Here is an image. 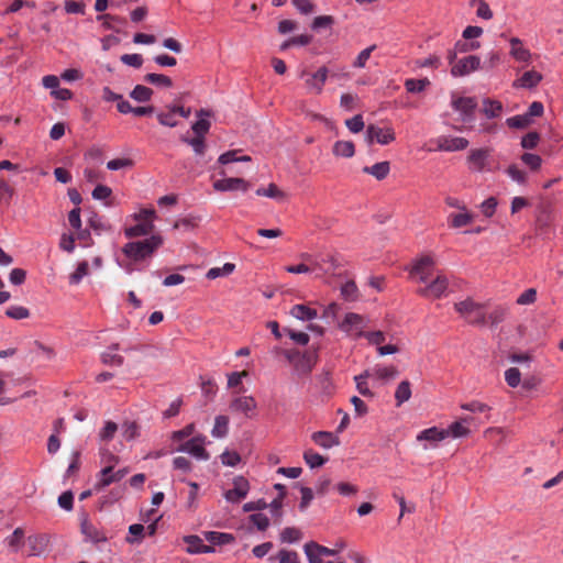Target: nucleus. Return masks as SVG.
<instances>
[{
	"instance_id": "1a4fd4ad",
	"label": "nucleus",
	"mask_w": 563,
	"mask_h": 563,
	"mask_svg": "<svg viewBox=\"0 0 563 563\" xmlns=\"http://www.w3.org/2000/svg\"><path fill=\"white\" fill-rule=\"evenodd\" d=\"M448 286L449 282L446 276L438 274L435 278L427 283L424 287L419 288L417 292L426 298L438 299L445 294Z\"/></svg>"
},
{
	"instance_id": "0eeeda50",
	"label": "nucleus",
	"mask_w": 563,
	"mask_h": 563,
	"mask_svg": "<svg viewBox=\"0 0 563 563\" xmlns=\"http://www.w3.org/2000/svg\"><path fill=\"white\" fill-rule=\"evenodd\" d=\"M206 437L198 434L183 443L178 444V452H186L199 461H207L210 454L205 449Z\"/></svg>"
},
{
	"instance_id": "b1692460",
	"label": "nucleus",
	"mask_w": 563,
	"mask_h": 563,
	"mask_svg": "<svg viewBox=\"0 0 563 563\" xmlns=\"http://www.w3.org/2000/svg\"><path fill=\"white\" fill-rule=\"evenodd\" d=\"M448 438V432H444V429H439L437 427H432L429 429H424L417 435V441H429L432 443H438Z\"/></svg>"
},
{
	"instance_id": "6ab92c4d",
	"label": "nucleus",
	"mask_w": 563,
	"mask_h": 563,
	"mask_svg": "<svg viewBox=\"0 0 563 563\" xmlns=\"http://www.w3.org/2000/svg\"><path fill=\"white\" fill-rule=\"evenodd\" d=\"M318 361V354L316 351H306L295 362V369L300 374H308L312 371Z\"/></svg>"
},
{
	"instance_id": "4c0bfd02",
	"label": "nucleus",
	"mask_w": 563,
	"mask_h": 563,
	"mask_svg": "<svg viewBox=\"0 0 563 563\" xmlns=\"http://www.w3.org/2000/svg\"><path fill=\"white\" fill-rule=\"evenodd\" d=\"M145 534V527L141 523H134L129 527V536L125 538L130 544L140 543Z\"/></svg>"
},
{
	"instance_id": "09e8293b",
	"label": "nucleus",
	"mask_w": 563,
	"mask_h": 563,
	"mask_svg": "<svg viewBox=\"0 0 563 563\" xmlns=\"http://www.w3.org/2000/svg\"><path fill=\"white\" fill-rule=\"evenodd\" d=\"M256 195L278 200L285 197V194L275 184H269L267 188H258Z\"/></svg>"
},
{
	"instance_id": "c85d7f7f",
	"label": "nucleus",
	"mask_w": 563,
	"mask_h": 563,
	"mask_svg": "<svg viewBox=\"0 0 563 563\" xmlns=\"http://www.w3.org/2000/svg\"><path fill=\"white\" fill-rule=\"evenodd\" d=\"M482 112L488 119L498 118L503 112V104L500 101L486 98L483 100Z\"/></svg>"
},
{
	"instance_id": "393cba45",
	"label": "nucleus",
	"mask_w": 563,
	"mask_h": 563,
	"mask_svg": "<svg viewBox=\"0 0 563 563\" xmlns=\"http://www.w3.org/2000/svg\"><path fill=\"white\" fill-rule=\"evenodd\" d=\"M187 543V552L189 553H210L213 552V548L211 545H206L202 543V539L198 536H188L184 538Z\"/></svg>"
},
{
	"instance_id": "5fc2aeb1",
	"label": "nucleus",
	"mask_w": 563,
	"mask_h": 563,
	"mask_svg": "<svg viewBox=\"0 0 563 563\" xmlns=\"http://www.w3.org/2000/svg\"><path fill=\"white\" fill-rule=\"evenodd\" d=\"M521 161L533 172L539 170L542 165V158L539 155L532 153L522 154Z\"/></svg>"
},
{
	"instance_id": "c03bdc74",
	"label": "nucleus",
	"mask_w": 563,
	"mask_h": 563,
	"mask_svg": "<svg viewBox=\"0 0 563 563\" xmlns=\"http://www.w3.org/2000/svg\"><path fill=\"white\" fill-rule=\"evenodd\" d=\"M144 80L158 87L170 88L173 86L172 78L161 74H147L145 75Z\"/></svg>"
},
{
	"instance_id": "ddd939ff",
	"label": "nucleus",
	"mask_w": 563,
	"mask_h": 563,
	"mask_svg": "<svg viewBox=\"0 0 563 563\" xmlns=\"http://www.w3.org/2000/svg\"><path fill=\"white\" fill-rule=\"evenodd\" d=\"M257 408V402L252 396H239L231 400L230 410L232 412L243 413L247 418H252Z\"/></svg>"
},
{
	"instance_id": "680f3d73",
	"label": "nucleus",
	"mask_w": 563,
	"mask_h": 563,
	"mask_svg": "<svg viewBox=\"0 0 563 563\" xmlns=\"http://www.w3.org/2000/svg\"><path fill=\"white\" fill-rule=\"evenodd\" d=\"M507 314V309L504 307L494 308L488 314L486 313V321H490L492 324H498L504 321Z\"/></svg>"
},
{
	"instance_id": "f3484780",
	"label": "nucleus",
	"mask_w": 563,
	"mask_h": 563,
	"mask_svg": "<svg viewBox=\"0 0 563 563\" xmlns=\"http://www.w3.org/2000/svg\"><path fill=\"white\" fill-rule=\"evenodd\" d=\"M25 542L29 548V555L38 556L47 550L49 539L46 534H32L26 538Z\"/></svg>"
},
{
	"instance_id": "49530a36",
	"label": "nucleus",
	"mask_w": 563,
	"mask_h": 563,
	"mask_svg": "<svg viewBox=\"0 0 563 563\" xmlns=\"http://www.w3.org/2000/svg\"><path fill=\"white\" fill-rule=\"evenodd\" d=\"M14 189L3 179H0V205L9 207Z\"/></svg>"
},
{
	"instance_id": "9b49d317",
	"label": "nucleus",
	"mask_w": 563,
	"mask_h": 563,
	"mask_svg": "<svg viewBox=\"0 0 563 563\" xmlns=\"http://www.w3.org/2000/svg\"><path fill=\"white\" fill-rule=\"evenodd\" d=\"M366 141L372 144L376 141L378 144L387 145L395 141V132L391 128H379L375 124H369L366 129Z\"/></svg>"
},
{
	"instance_id": "f704fd0d",
	"label": "nucleus",
	"mask_w": 563,
	"mask_h": 563,
	"mask_svg": "<svg viewBox=\"0 0 563 563\" xmlns=\"http://www.w3.org/2000/svg\"><path fill=\"white\" fill-rule=\"evenodd\" d=\"M333 154L341 157H352L355 153V147L351 141H338L333 145Z\"/></svg>"
},
{
	"instance_id": "338daca9",
	"label": "nucleus",
	"mask_w": 563,
	"mask_h": 563,
	"mask_svg": "<svg viewBox=\"0 0 563 563\" xmlns=\"http://www.w3.org/2000/svg\"><path fill=\"white\" fill-rule=\"evenodd\" d=\"M376 48V45H372L365 49H363L356 57V59L353 63V66L356 68H363L365 67L367 60L371 57L372 52Z\"/></svg>"
},
{
	"instance_id": "774afa93",
	"label": "nucleus",
	"mask_w": 563,
	"mask_h": 563,
	"mask_svg": "<svg viewBox=\"0 0 563 563\" xmlns=\"http://www.w3.org/2000/svg\"><path fill=\"white\" fill-rule=\"evenodd\" d=\"M537 300V290L534 288H529L525 290L518 298L517 303L525 306V305H531Z\"/></svg>"
},
{
	"instance_id": "3c124183",
	"label": "nucleus",
	"mask_w": 563,
	"mask_h": 563,
	"mask_svg": "<svg viewBox=\"0 0 563 563\" xmlns=\"http://www.w3.org/2000/svg\"><path fill=\"white\" fill-rule=\"evenodd\" d=\"M152 93H153V91L148 87L137 85L132 90L131 97L139 102H145L151 99Z\"/></svg>"
},
{
	"instance_id": "7c9ffc66",
	"label": "nucleus",
	"mask_w": 563,
	"mask_h": 563,
	"mask_svg": "<svg viewBox=\"0 0 563 563\" xmlns=\"http://www.w3.org/2000/svg\"><path fill=\"white\" fill-rule=\"evenodd\" d=\"M542 79L540 73L536 70L526 71L517 81H515V86H519L522 88H533L536 87Z\"/></svg>"
},
{
	"instance_id": "4d7b16f0",
	"label": "nucleus",
	"mask_w": 563,
	"mask_h": 563,
	"mask_svg": "<svg viewBox=\"0 0 563 563\" xmlns=\"http://www.w3.org/2000/svg\"><path fill=\"white\" fill-rule=\"evenodd\" d=\"M157 120L162 125L174 128L176 126V106H173L166 113L157 114Z\"/></svg>"
},
{
	"instance_id": "473e14b6",
	"label": "nucleus",
	"mask_w": 563,
	"mask_h": 563,
	"mask_svg": "<svg viewBox=\"0 0 563 563\" xmlns=\"http://www.w3.org/2000/svg\"><path fill=\"white\" fill-rule=\"evenodd\" d=\"M25 532L22 528H15L11 536L4 542L8 544L12 552H18L24 543Z\"/></svg>"
},
{
	"instance_id": "052dcab7",
	"label": "nucleus",
	"mask_w": 563,
	"mask_h": 563,
	"mask_svg": "<svg viewBox=\"0 0 563 563\" xmlns=\"http://www.w3.org/2000/svg\"><path fill=\"white\" fill-rule=\"evenodd\" d=\"M133 161L131 158H114L107 163V168L109 170H119L123 168H130L133 166Z\"/></svg>"
},
{
	"instance_id": "69168bd1",
	"label": "nucleus",
	"mask_w": 563,
	"mask_h": 563,
	"mask_svg": "<svg viewBox=\"0 0 563 563\" xmlns=\"http://www.w3.org/2000/svg\"><path fill=\"white\" fill-rule=\"evenodd\" d=\"M345 125L352 133H358L364 129L363 117L361 114H356L353 118L347 119L345 121Z\"/></svg>"
},
{
	"instance_id": "a878e982",
	"label": "nucleus",
	"mask_w": 563,
	"mask_h": 563,
	"mask_svg": "<svg viewBox=\"0 0 563 563\" xmlns=\"http://www.w3.org/2000/svg\"><path fill=\"white\" fill-rule=\"evenodd\" d=\"M461 213H451L448 217V223L451 228L459 229L471 224L474 220L473 213L468 212L466 209L462 210Z\"/></svg>"
},
{
	"instance_id": "20e7f679",
	"label": "nucleus",
	"mask_w": 563,
	"mask_h": 563,
	"mask_svg": "<svg viewBox=\"0 0 563 563\" xmlns=\"http://www.w3.org/2000/svg\"><path fill=\"white\" fill-rule=\"evenodd\" d=\"M195 136H184L183 141L190 145L196 154L201 155L205 153V134L210 129V122L206 119H198L191 126Z\"/></svg>"
},
{
	"instance_id": "e433bc0d",
	"label": "nucleus",
	"mask_w": 563,
	"mask_h": 563,
	"mask_svg": "<svg viewBox=\"0 0 563 563\" xmlns=\"http://www.w3.org/2000/svg\"><path fill=\"white\" fill-rule=\"evenodd\" d=\"M464 421H467V418L462 421H455L449 426L448 429H444V432H448V438H462L466 437L470 433V429L463 424Z\"/></svg>"
},
{
	"instance_id": "bb28decb",
	"label": "nucleus",
	"mask_w": 563,
	"mask_h": 563,
	"mask_svg": "<svg viewBox=\"0 0 563 563\" xmlns=\"http://www.w3.org/2000/svg\"><path fill=\"white\" fill-rule=\"evenodd\" d=\"M290 316L302 321H310L318 317L316 309H312L306 305H295L289 311Z\"/></svg>"
},
{
	"instance_id": "4468645a",
	"label": "nucleus",
	"mask_w": 563,
	"mask_h": 563,
	"mask_svg": "<svg viewBox=\"0 0 563 563\" xmlns=\"http://www.w3.org/2000/svg\"><path fill=\"white\" fill-rule=\"evenodd\" d=\"M129 473L128 468H121L113 472V465H108L100 471V478L97 488L101 489L111 485L112 483L120 482Z\"/></svg>"
},
{
	"instance_id": "f257e3e1",
	"label": "nucleus",
	"mask_w": 563,
	"mask_h": 563,
	"mask_svg": "<svg viewBox=\"0 0 563 563\" xmlns=\"http://www.w3.org/2000/svg\"><path fill=\"white\" fill-rule=\"evenodd\" d=\"M300 258L312 266V273L316 277L334 276L342 264L334 253H321L313 255L310 253L300 254Z\"/></svg>"
},
{
	"instance_id": "5701e85b",
	"label": "nucleus",
	"mask_w": 563,
	"mask_h": 563,
	"mask_svg": "<svg viewBox=\"0 0 563 563\" xmlns=\"http://www.w3.org/2000/svg\"><path fill=\"white\" fill-rule=\"evenodd\" d=\"M311 439L317 445L323 449H330L340 444L339 438L328 431H317L312 433Z\"/></svg>"
},
{
	"instance_id": "79ce46f5",
	"label": "nucleus",
	"mask_w": 563,
	"mask_h": 563,
	"mask_svg": "<svg viewBox=\"0 0 563 563\" xmlns=\"http://www.w3.org/2000/svg\"><path fill=\"white\" fill-rule=\"evenodd\" d=\"M302 533L295 527H287L280 532V540L284 543H295L300 541Z\"/></svg>"
},
{
	"instance_id": "f8f14e48",
	"label": "nucleus",
	"mask_w": 563,
	"mask_h": 563,
	"mask_svg": "<svg viewBox=\"0 0 563 563\" xmlns=\"http://www.w3.org/2000/svg\"><path fill=\"white\" fill-rule=\"evenodd\" d=\"M481 58L476 55H470L463 57L453 64L451 68V75L453 77H462L479 69Z\"/></svg>"
},
{
	"instance_id": "2eb2a0df",
	"label": "nucleus",
	"mask_w": 563,
	"mask_h": 563,
	"mask_svg": "<svg viewBox=\"0 0 563 563\" xmlns=\"http://www.w3.org/2000/svg\"><path fill=\"white\" fill-rule=\"evenodd\" d=\"M251 185L244 180L243 178L238 177H229L222 178L213 184V188L218 191H232V190H242L246 191Z\"/></svg>"
},
{
	"instance_id": "72a5a7b5",
	"label": "nucleus",
	"mask_w": 563,
	"mask_h": 563,
	"mask_svg": "<svg viewBox=\"0 0 563 563\" xmlns=\"http://www.w3.org/2000/svg\"><path fill=\"white\" fill-rule=\"evenodd\" d=\"M411 397V384L409 380H402L396 388L395 400L396 406L399 407L404 402L408 401Z\"/></svg>"
},
{
	"instance_id": "c756f323",
	"label": "nucleus",
	"mask_w": 563,
	"mask_h": 563,
	"mask_svg": "<svg viewBox=\"0 0 563 563\" xmlns=\"http://www.w3.org/2000/svg\"><path fill=\"white\" fill-rule=\"evenodd\" d=\"M229 432V418L223 415H219L214 418V424L211 430V435L217 439H222L228 435Z\"/></svg>"
},
{
	"instance_id": "bf43d9fd",
	"label": "nucleus",
	"mask_w": 563,
	"mask_h": 563,
	"mask_svg": "<svg viewBox=\"0 0 563 563\" xmlns=\"http://www.w3.org/2000/svg\"><path fill=\"white\" fill-rule=\"evenodd\" d=\"M122 435L125 440H133L139 435V426L134 421H126L122 426Z\"/></svg>"
},
{
	"instance_id": "8fccbe9b",
	"label": "nucleus",
	"mask_w": 563,
	"mask_h": 563,
	"mask_svg": "<svg viewBox=\"0 0 563 563\" xmlns=\"http://www.w3.org/2000/svg\"><path fill=\"white\" fill-rule=\"evenodd\" d=\"M277 559L278 563H298L299 556L297 552L282 549L276 556H269V561Z\"/></svg>"
},
{
	"instance_id": "7ed1b4c3",
	"label": "nucleus",
	"mask_w": 563,
	"mask_h": 563,
	"mask_svg": "<svg viewBox=\"0 0 563 563\" xmlns=\"http://www.w3.org/2000/svg\"><path fill=\"white\" fill-rule=\"evenodd\" d=\"M158 246L155 238L145 239L143 241L130 242L124 245L123 253L134 261H141L150 256Z\"/></svg>"
},
{
	"instance_id": "aec40b11",
	"label": "nucleus",
	"mask_w": 563,
	"mask_h": 563,
	"mask_svg": "<svg viewBox=\"0 0 563 563\" xmlns=\"http://www.w3.org/2000/svg\"><path fill=\"white\" fill-rule=\"evenodd\" d=\"M468 146V141L464 137H440L438 140V150L440 151H446V152H454V151H462L465 150Z\"/></svg>"
},
{
	"instance_id": "864d4df0",
	"label": "nucleus",
	"mask_w": 563,
	"mask_h": 563,
	"mask_svg": "<svg viewBox=\"0 0 563 563\" xmlns=\"http://www.w3.org/2000/svg\"><path fill=\"white\" fill-rule=\"evenodd\" d=\"M89 273V265L86 261L80 262L76 271L69 276L70 284H79L81 279Z\"/></svg>"
},
{
	"instance_id": "4be33fe9",
	"label": "nucleus",
	"mask_w": 563,
	"mask_h": 563,
	"mask_svg": "<svg viewBox=\"0 0 563 563\" xmlns=\"http://www.w3.org/2000/svg\"><path fill=\"white\" fill-rule=\"evenodd\" d=\"M510 43V55L517 60L521 63H529L531 58V53L529 49L523 47L522 41L519 37H511L509 40Z\"/></svg>"
},
{
	"instance_id": "a19ab883",
	"label": "nucleus",
	"mask_w": 563,
	"mask_h": 563,
	"mask_svg": "<svg viewBox=\"0 0 563 563\" xmlns=\"http://www.w3.org/2000/svg\"><path fill=\"white\" fill-rule=\"evenodd\" d=\"M303 460L311 468L320 467L327 462L325 457H323L322 455H320L319 453L314 452L311 449L306 450L303 452Z\"/></svg>"
},
{
	"instance_id": "37998d69",
	"label": "nucleus",
	"mask_w": 563,
	"mask_h": 563,
	"mask_svg": "<svg viewBox=\"0 0 563 563\" xmlns=\"http://www.w3.org/2000/svg\"><path fill=\"white\" fill-rule=\"evenodd\" d=\"M372 375L382 380H390L397 377L398 369L395 366L376 367Z\"/></svg>"
},
{
	"instance_id": "ea45409f",
	"label": "nucleus",
	"mask_w": 563,
	"mask_h": 563,
	"mask_svg": "<svg viewBox=\"0 0 563 563\" xmlns=\"http://www.w3.org/2000/svg\"><path fill=\"white\" fill-rule=\"evenodd\" d=\"M369 376H371L369 371H365L364 373L354 377L355 383H356V389L364 397H373L374 396V394L368 388L367 382H366V379Z\"/></svg>"
},
{
	"instance_id": "f03ea898",
	"label": "nucleus",
	"mask_w": 563,
	"mask_h": 563,
	"mask_svg": "<svg viewBox=\"0 0 563 563\" xmlns=\"http://www.w3.org/2000/svg\"><path fill=\"white\" fill-rule=\"evenodd\" d=\"M454 309L466 322L473 325L486 324V306L472 298H466L454 305Z\"/></svg>"
},
{
	"instance_id": "603ef678",
	"label": "nucleus",
	"mask_w": 563,
	"mask_h": 563,
	"mask_svg": "<svg viewBox=\"0 0 563 563\" xmlns=\"http://www.w3.org/2000/svg\"><path fill=\"white\" fill-rule=\"evenodd\" d=\"M7 317L14 320H22L30 317V310L22 306H10L5 310Z\"/></svg>"
},
{
	"instance_id": "58836bf2",
	"label": "nucleus",
	"mask_w": 563,
	"mask_h": 563,
	"mask_svg": "<svg viewBox=\"0 0 563 563\" xmlns=\"http://www.w3.org/2000/svg\"><path fill=\"white\" fill-rule=\"evenodd\" d=\"M430 85L428 78L413 79L409 78L405 81V88L408 92L417 93L423 91Z\"/></svg>"
},
{
	"instance_id": "dca6fc26",
	"label": "nucleus",
	"mask_w": 563,
	"mask_h": 563,
	"mask_svg": "<svg viewBox=\"0 0 563 563\" xmlns=\"http://www.w3.org/2000/svg\"><path fill=\"white\" fill-rule=\"evenodd\" d=\"M305 553L308 558L309 563H320V562H323L320 559L321 555H327V556L335 555L336 550L329 549V548L320 545L316 542H308L305 544Z\"/></svg>"
},
{
	"instance_id": "6e6d98bb",
	"label": "nucleus",
	"mask_w": 563,
	"mask_h": 563,
	"mask_svg": "<svg viewBox=\"0 0 563 563\" xmlns=\"http://www.w3.org/2000/svg\"><path fill=\"white\" fill-rule=\"evenodd\" d=\"M506 123L511 129H525L531 124V120L529 115L521 114L508 118Z\"/></svg>"
},
{
	"instance_id": "cd10ccee",
	"label": "nucleus",
	"mask_w": 563,
	"mask_h": 563,
	"mask_svg": "<svg viewBox=\"0 0 563 563\" xmlns=\"http://www.w3.org/2000/svg\"><path fill=\"white\" fill-rule=\"evenodd\" d=\"M390 170L389 162H379L374 164L373 166H365L363 172L365 174H369L374 176L378 180L385 179Z\"/></svg>"
},
{
	"instance_id": "0e129e2a",
	"label": "nucleus",
	"mask_w": 563,
	"mask_h": 563,
	"mask_svg": "<svg viewBox=\"0 0 563 563\" xmlns=\"http://www.w3.org/2000/svg\"><path fill=\"white\" fill-rule=\"evenodd\" d=\"M497 205V199L495 197H489L482 202L481 210L485 217L490 218L494 216Z\"/></svg>"
},
{
	"instance_id": "e2e57ef3",
	"label": "nucleus",
	"mask_w": 563,
	"mask_h": 563,
	"mask_svg": "<svg viewBox=\"0 0 563 563\" xmlns=\"http://www.w3.org/2000/svg\"><path fill=\"white\" fill-rule=\"evenodd\" d=\"M540 141L538 132H529L521 139V146L526 150H533Z\"/></svg>"
},
{
	"instance_id": "423d86ee",
	"label": "nucleus",
	"mask_w": 563,
	"mask_h": 563,
	"mask_svg": "<svg viewBox=\"0 0 563 563\" xmlns=\"http://www.w3.org/2000/svg\"><path fill=\"white\" fill-rule=\"evenodd\" d=\"M435 262L432 256L423 255L412 263L410 276L421 283L427 284L432 277Z\"/></svg>"
},
{
	"instance_id": "13d9d810",
	"label": "nucleus",
	"mask_w": 563,
	"mask_h": 563,
	"mask_svg": "<svg viewBox=\"0 0 563 563\" xmlns=\"http://www.w3.org/2000/svg\"><path fill=\"white\" fill-rule=\"evenodd\" d=\"M505 380L508 386L516 388L521 383V373L517 367H510L505 372Z\"/></svg>"
},
{
	"instance_id": "a18cd8bd",
	"label": "nucleus",
	"mask_w": 563,
	"mask_h": 563,
	"mask_svg": "<svg viewBox=\"0 0 563 563\" xmlns=\"http://www.w3.org/2000/svg\"><path fill=\"white\" fill-rule=\"evenodd\" d=\"M81 530L82 533L92 542L97 543L107 540V537L92 525L84 523Z\"/></svg>"
},
{
	"instance_id": "6e6552de",
	"label": "nucleus",
	"mask_w": 563,
	"mask_h": 563,
	"mask_svg": "<svg viewBox=\"0 0 563 563\" xmlns=\"http://www.w3.org/2000/svg\"><path fill=\"white\" fill-rule=\"evenodd\" d=\"M492 155V148L482 147V148H473L470 151L467 156L468 168L472 172L483 173L486 170H490L489 158Z\"/></svg>"
},
{
	"instance_id": "a211bd4d",
	"label": "nucleus",
	"mask_w": 563,
	"mask_h": 563,
	"mask_svg": "<svg viewBox=\"0 0 563 563\" xmlns=\"http://www.w3.org/2000/svg\"><path fill=\"white\" fill-rule=\"evenodd\" d=\"M233 485L234 487L229 489L224 495L229 501L239 503L244 499L249 493V482L244 477L240 476L234 479Z\"/></svg>"
},
{
	"instance_id": "c9c22d12",
	"label": "nucleus",
	"mask_w": 563,
	"mask_h": 563,
	"mask_svg": "<svg viewBox=\"0 0 563 563\" xmlns=\"http://www.w3.org/2000/svg\"><path fill=\"white\" fill-rule=\"evenodd\" d=\"M152 229H153V224H151L148 221L147 222L139 221L137 224L130 227L125 230V235L128 238L146 235L152 231Z\"/></svg>"
},
{
	"instance_id": "9d476101",
	"label": "nucleus",
	"mask_w": 563,
	"mask_h": 563,
	"mask_svg": "<svg viewBox=\"0 0 563 563\" xmlns=\"http://www.w3.org/2000/svg\"><path fill=\"white\" fill-rule=\"evenodd\" d=\"M451 104L455 111L460 112L463 122L470 123L474 120V112L477 108V101L475 98L453 97Z\"/></svg>"
},
{
	"instance_id": "39448f33",
	"label": "nucleus",
	"mask_w": 563,
	"mask_h": 563,
	"mask_svg": "<svg viewBox=\"0 0 563 563\" xmlns=\"http://www.w3.org/2000/svg\"><path fill=\"white\" fill-rule=\"evenodd\" d=\"M339 328L346 335L356 339L363 336L365 332L364 330L367 328V323L363 316L354 312H349L339 323Z\"/></svg>"
},
{
	"instance_id": "412c9836",
	"label": "nucleus",
	"mask_w": 563,
	"mask_h": 563,
	"mask_svg": "<svg viewBox=\"0 0 563 563\" xmlns=\"http://www.w3.org/2000/svg\"><path fill=\"white\" fill-rule=\"evenodd\" d=\"M327 78L328 68L320 67L314 74L307 78L306 85L311 91L319 95L323 89V85L325 84Z\"/></svg>"
},
{
	"instance_id": "2f4dec72",
	"label": "nucleus",
	"mask_w": 563,
	"mask_h": 563,
	"mask_svg": "<svg viewBox=\"0 0 563 563\" xmlns=\"http://www.w3.org/2000/svg\"><path fill=\"white\" fill-rule=\"evenodd\" d=\"M203 536L205 539L213 545L229 544L234 541V537L225 532L206 531Z\"/></svg>"
},
{
	"instance_id": "de8ad7c7",
	"label": "nucleus",
	"mask_w": 563,
	"mask_h": 563,
	"mask_svg": "<svg viewBox=\"0 0 563 563\" xmlns=\"http://www.w3.org/2000/svg\"><path fill=\"white\" fill-rule=\"evenodd\" d=\"M235 266L231 263H225L222 267H212L207 272V278L216 279L221 276H228L234 271Z\"/></svg>"
}]
</instances>
